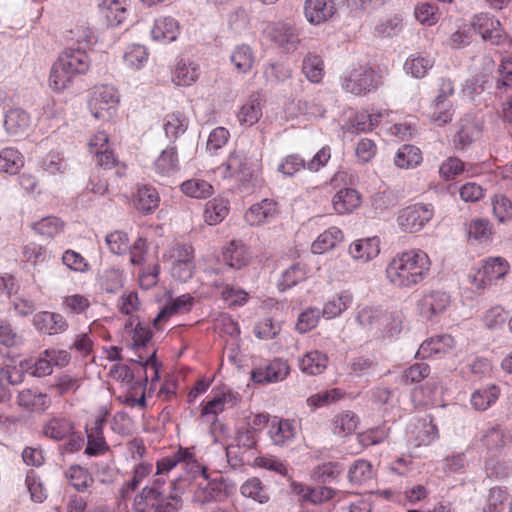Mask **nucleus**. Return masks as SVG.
Here are the masks:
<instances>
[{
    "label": "nucleus",
    "mask_w": 512,
    "mask_h": 512,
    "mask_svg": "<svg viewBox=\"0 0 512 512\" xmlns=\"http://www.w3.org/2000/svg\"><path fill=\"white\" fill-rule=\"evenodd\" d=\"M290 374V365L287 360L274 358L264 367L251 371V378L256 383H276L283 381Z\"/></svg>",
    "instance_id": "obj_10"
},
{
    "label": "nucleus",
    "mask_w": 512,
    "mask_h": 512,
    "mask_svg": "<svg viewBox=\"0 0 512 512\" xmlns=\"http://www.w3.org/2000/svg\"><path fill=\"white\" fill-rule=\"evenodd\" d=\"M454 115L453 104L449 101L434 100V111L431 120L438 126L451 122Z\"/></svg>",
    "instance_id": "obj_62"
},
{
    "label": "nucleus",
    "mask_w": 512,
    "mask_h": 512,
    "mask_svg": "<svg viewBox=\"0 0 512 512\" xmlns=\"http://www.w3.org/2000/svg\"><path fill=\"white\" fill-rule=\"evenodd\" d=\"M302 72L312 83H320L324 77V62L321 56L307 53L302 61Z\"/></svg>",
    "instance_id": "obj_36"
},
{
    "label": "nucleus",
    "mask_w": 512,
    "mask_h": 512,
    "mask_svg": "<svg viewBox=\"0 0 512 512\" xmlns=\"http://www.w3.org/2000/svg\"><path fill=\"white\" fill-rule=\"evenodd\" d=\"M351 301V295L343 290L325 303L322 315L328 319L335 318L348 308Z\"/></svg>",
    "instance_id": "obj_45"
},
{
    "label": "nucleus",
    "mask_w": 512,
    "mask_h": 512,
    "mask_svg": "<svg viewBox=\"0 0 512 512\" xmlns=\"http://www.w3.org/2000/svg\"><path fill=\"white\" fill-rule=\"evenodd\" d=\"M193 298L188 295H182L168 302L157 314L153 320V327L157 331L163 329L164 324L174 315L186 313L191 310Z\"/></svg>",
    "instance_id": "obj_14"
},
{
    "label": "nucleus",
    "mask_w": 512,
    "mask_h": 512,
    "mask_svg": "<svg viewBox=\"0 0 512 512\" xmlns=\"http://www.w3.org/2000/svg\"><path fill=\"white\" fill-rule=\"evenodd\" d=\"M500 390L495 385L475 390L471 395V405L474 409L484 411L496 402Z\"/></svg>",
    "instance_id": "obj_40"
},
{
    "label": "nucleus",
    "mask_w": 512,
    "mask_h": 512,
    "mask_svg": "<svg viewBox=\"0 0 512 512\" xmlns=\"http://www.w3.org/2000/svg\"><path fill=\"white\" fill-rule=\"evenodd\" d=\"M374 470L371 463L364 459L356 460L349 468L348 479L351 483L362 485L372 480Z\"/></svg>",
    "instance_id": "obj_42"
},
{
    "label": "nucleus",
    "mask_w": 512,
    "mask_h": 512,
    "mask_svg": "<svg viewBox=\"0 0 512 512\" xmlns=\"http://www.w3.org/2000/svg\"><path fill=\"white\" fill-rule=\"evenodd\" d=\"M240 492L244 497L251 498L261 504L267 503L270 499L267 489L257 477L246 480L241 485Z\"/></svg>",
    "instance_id": "obj_41"
},
{
    "label": "nucleus",
    "mask_w": 512,
    "mask_h": 512,
    "mask_svg": "<svg viewBox=\"0 0 512 512\" xmlns=\"http://www.w3.org/2000/svg\"><path fill=\"white\" fill-rule=\"evenodd\" d=\"M249 259L248 249L234 241L223 251V261L231 268L240 269L248 263Z\"/></svg>",
    "instance_id": "obj_38"
},
{
    "label": "nucleus",
    "mask_w": 512,
    "mask_h": 512,
    "mask_svg": "<svg viewBox=\"0 0 512 512\" xmlns=\"http://www.w3.org/2000/svg\"><path fill=\"white\" fill-rule=\"evenodd\" d=\"M152 464L149 463H139L137 464L133 469V476L132 479L129 481H126L123 484V487L121 489L122 495L125 496L131 491H134L140 483L150 475L152 472Z\"/></svg>",
    "instance_id": "obj_60"
},
{
    "label": "nucleus",
    "mask_w": 512,
    "mask_h": 512,
    "mask_svg": "<svg viewBox=\"0 0 512 512\" xmlns=\"http://www.w3.org/2000/svg\"><path fill=\"white\" fill-rule=\"evenodd\" d=\"M260 162V154L252 144H240L228 157L225 166L226 177H238L240 180L250 179Z\"/></svg>",
    "instance_id": "obj_3"
},
{
    "label": "nucleus",
    "mask_w": 512,
    "mask_h": 512,
    "mask_svg": "<svg viewBox=\"0 0 512 512\" xmlns=\"http://www.w3.org/2000/svg\"><path fill=\"white\" fill-rule=\"evenodd\" d=\"M411 433L413 435L411 442L416 447L428 446L439 437L438 428L433 423L432 419H429L428 421L424 419L419 422Z\"/></svg>",
    "instance_id": "obj_31"
},
{
    "label": "nucleus",
    "mask_w": 512,
    "mask_h": 512,
    "mask_svg": "<svg viewBox=\"0 0 512 512\" xmlns=\"http://www.w3.org/2000/svg\"><path fill=\"white\" fill-rule=\"evenodd\" d=\"M498 77L496 88L507 91L512 88V58H506L501 61L498 67Z\"/></svg>",
    "instance_id": "obj_64"
},
{
    "label": "nucleus",
    "mask_w": 512,
    "mask_h": 512,
    "mask_svg": "<svg viewBox=\"0 0 512 512\" xmlns=\"http://www.w3.org/2000/svg\"><path fill=\"white\" fill-rule=\"evenodd\" d=\"M229 213V201L222 197H216L206 203L204 218L209 225L222 222Z\"/></svg>",
    "instance_id": "obj_35"
},
{
    "label": "nucleus",
    "mask_w": 512,
    "mask_h": 512,
    "mask_svg": "<svg viewBox=\"0 0 512 512\" xmlns=\"http://www.w3.org/2000/svg\"><path fill=\"white\" fill-rule=\"evenodd\" d=\"M508 271L509 264L504 258H489L474 277V284L477 285L478 288L500 285L501 283H499V281L505 277Z\"/></svg>",
    "instance_id": "obj_9"
},
{
    "label": "nucleus",
    "mask_w": 512,
    "mask_h": 512,
    "mask_svg": "<svg viewBox=\"0 0 512 512\" xmlns=\"http://www.w3.org/2000/svg\"><path fill=\"white\" fill-rule=\"evenodd\" d=\"M17 404L30 412H44L51 406V398L37 388H27L18 392Z\"/></svg>",
    "instance_id": "obj_13"
},
{
    "label": "nucleus",
    "mask_w": 512,
    "mask_h": 512,
    "mask_svg": "<svg viewBox=\"0 0 512 512\" xmlns=\"http://www.w3.org/2000/svg\"><path fill=\"white\" fill-rule=\"evenodd\" d=\"M361 197L358 191L344 188L338 191L332 200L333 208L338 214H347L360 206Z\"/></svg>",
    "instance_id": "obj_29"
},
{
    "label": "nucleus",
    "mask_w": 512,
    "mask_h": 512,
    "mask_svg": "<svg viewBox=\"0 0 512 512\" xmlns=\"http://www.w3.org/2000/svg\"><path fill=\"white\" fill-rule=\"evenodd\" d=\"M434 59L429 56H412L405 62V69L415 78H423L433 67Z\"/></svg>",
    "instance_id": "obj_58"
},
{
    "label": "nucleus",
    "mask_w": 512,
    "mask_h": 512,
    "mask_svg": "<svg viewBox=\"0 0 512 512\" xmlns=\"http://www.w3.org/2000/svg\"><path fill=\"white\" fill-rule=\"evenodd\" d=\"M192 472L200 477L193 494V501L195 503L206 504L226 496L223 483L218 480L209 481L204 466L198 463Z\"/></svg>",
    "instance_id": "obj_8"
},
{
    "label": "nucleus",
    "mask_w": 512,
    "mask_h": 512,
    "mask_svg": "<svg viewBox=\"0 0 512 512\" xmlns=\"http://www.w3.org/2000/svg\"><path fill=\"white\" fill-rule=\"evenodd\" d=\"M450 304V296L445 290H431L420 302V311L428 320L442 313Z\"/></svg>",
    "instance_id": "obj_18"
},
{
    "label": "nucleus",
    "mask_w": 512,
    "mask_h": 512,
    "mask_svg": "<svg viewBox=\"0 0 512 512\" xmlns=\"http://www.w3.org/2000/svg\"><path fill=\"white\" fill-rule=\"evenodd\" d=\"M430 261L421 250H410L395 256L386 269L391 284L409 287L419 284L429 271Z\"/></svg>",
    "instance_id": "obj_1"
},
{
    "label": "nucleus",
    "mask_w": 512,
    "mask_h": 512,
    "mask_svg": "<svg viewBox=\"0 0 512 512\" xmlns=\"http://www.w3.org/2000/svg\"><path fill=\"white\" fill-rule=\"evenodd\" d=\"M29 115L21 109H11L5 116L4 127L8 134L19 136L25 133L29 126Z\"/></svg>",
    "instance_id": "obj_34"
},
{
    "label": "nucleus",
    "mask_w": 512,
    "mask_h": 512,
    "mask_svg": "<svg viewBox=\"0 0 512 512\" xmlns=\"http://www.w3.org/2000/svg\"><path fill=\"white\" fill-rule=\"evenodd\" d=\"M24 165L23 156L14 148H4L0 151V172L16 174Z\"/></svg>",
    "instance_id": "obj_46"
},
{
    "label": "nucleus",
    "mask_w": 512,
    "mask_h": 512,
    "mask_svg": "<svg viewBox=\"0 0 512 512\" xmlns=\"http://www.w3.org/2000/svg\"><path fill=\"white\" fill-rule=\"evenodd\" d=\"M193 298L188 295H182L168 302L157 314L153 320V327L157 331L163 329L164 324L174 315L186 313L191 310Z\"/></svg>",
    "instance_id": "obj_15"
},
{
    "label": "nucleus",
    "mask_w": 512,
    "mask_h": 512,
    "mask_svg": "<svg viewBox=\"0 0 512 512\" xmlns=\"http://www.w3.org/2000/svg\"><path fill=\"white\" fill-rule=\"evenodd\" d=\"M384 310L379 308L365 307L357 314L358 323L366 330L376 333L385 319H382Z\"/></svg>",
    "instance_id": "obj_54"
},
{
    "label": "nucleus",
    "mask_w": 512,
    "mask_h": 512,
    "mask_svg": "<svg viewBox=\"0 0 512 512\" xmlns=\"http://www.w3.org/2000/svg\"><path fill=\"white\" fill-rule=\"evenodd\" d=\"M342 239V231L337 227H330L313 242L312 251L317 254H323L333 249Z\"/></svg>",
    "instance_id": "obj_39"
},
{
    "label": "nucleus",
    "mask_w": 512,
    "mask_h": 512,
    "mask_svg": "<svg viewBox=\"0 0 512 512\" xmlns=\"http://www.w3.org/2000/svg\"><path fill=\"white\" fill-rule=\"evenodd\" d=\"M268 433L274 445H288L296 437V423L294 420L289 419L274 420L270 425Z\"/></svg>",
    "instance_id": "obj_23"
},
{
    "label": "nucleus",
    "mask_w": 512,
    "mask_h": 512,
    "mask_svg": "<svg viewBox=\"0 0 512 512\" xmlns=\"http://www.w3.org/2000/svg\"><path fill=\"white\" fill-rule=\"evenodd\" d=\"M348 251L354 260L369 262L379 255L380 240L378 237L358 239L350 244Z\"/></svg>",
    "instance_id": "obj_21"
},
{
    "label": "nucleus",
    "mask_w": 512,
    "mask_h": 512,
    "mask_svg": "<svg viewBox=\"0 0 512 512\" xmlns=\"http://www.w3.org/2000/svg\"><path fill=\"white\" fill-rule=\"evenodd\" d=\"M492 213L500 223L512 221V200L505 194H496L491 198Z\"/></svg>",
    "instance_id": "obj_51"
},
{
    "label": "nucleus",
    "mask_w": 512,
    "mask_h": 512,
    "mask_svg": "<svg viewBox=\"0 0 512 512\" xmlns=\"http://www.w3.org/2000/svg\"><path fill=\"white\" fill-rule=\"evenodd\" d=\"M478 126L470 119H462L460 128L454 137V145L456 149H464L470 145L479 135Z\"/></svg>",
    "instance_id": "obj_48"
},
{
    "label": "nucleus",
    "mask_w": 512,
    "mask_h": 512,
    "mask_svg": "<svg viewBox=\"0 0 512 512\" xmlns=\"http://www.w3.org/2000/svg\"><path fill=\"white\" fill-rule=\"evenodd\" d=\"M181 191L188 197L205 199L213 194V187L203 179L193 178L181 184Z\"/></svg>",
    "instance_id": "obj_47"
},
{
    "label": "nucleus",
    "mask_w": 512,
    "mask_h": 512,
    "mask_svg": "<svg viewBox=\"0 0 512 512\" xmlns=\"http://www.w3.org/2000/svg\"><path fill=\"white\" fill-rule=\"evenodd\" d=\"M335 13L332 0H306L304 14L308 22L318 25L329 20Z\"/></svg>",
    "instance_id": "obj_20"
},
{
    "label": "nucleus",
    "mask_w": 512,
    "mask_h": 512,
    "mask_svg": "<svg viewBox=\"0 0 512 512\" xmlns=\"http://www.w3.org/2000/svg\"><path fill=\"white\" fill-rule=\"evenodd\" d=\"M433 214L431 205L417 203L401 209L398 213L397 223L403 232L415 233L432 219Z\"/></svg>",
    "instance_id": "obj_7"
},
{
    "label": "nucleus",
    "mask_w": 512,
    "mask_h": 512,
    "mask_svg": "<svg viewBox=\"0 0 512 512\" xmlns=\"http://www.w3.org/2000/svg\"><path fill=\"white\" fill-rule=\"evenodd\" d=\"M64 475L77 492H85L94 483V478L89 470L80 465H71L65 470Z\"/></svg>",
    "instance_id": "obj_30"
},
{
    "label": "nucleus",
    "mask_w": 512,
    "mask_h": 512,
    "mask_svg": "<svg viewBox=\"0 0 512 512\" xmlns=\"http://www.w3.org/2000/svg\"><path fill=\"white\" fill-rule=\"evenodd\" d=\"M73 76L85 73L90 66V59L84 47L68 48L57 59Z\"/></svg>",
    "instance_id": "obj_17"
},
{
    "label": "nucleus",
    "mask_w": 512,
    "mask_h": 512,
    "mask_svg": "<svg viewBox=\"0 0 512 512\" xmlns=\"http://www.w3.org/2000/svg\"><path fill=\"white\" fill-rule=\"evenodd\" d=\"M159 205V195L152 187H140L135 198L136 208L145 213H151Z\"/></svg>",
    "instance_id": "obj_44"
},
{
    "label": "nucleus",
    "mask_w": 512,
    "mask_h": 512,
    "mask_svg": "<svg viewBox=\"0 0 512 512\" xmlns=\"http://www.w3.org/2000/svg\"><path fill=\"white\" fill-rule=\"evenodd\" d=\"M378 85L375 71L369 65L353 67L342 80V88L349 93L362 95Z\"/></svg>",
    "instance_id": "obj_6"
},
{
    "label": "nucleus",
    "mask_w": 512,
    "mask_h": 512,
    "mask_svg": "<svg viewBox=\"0 0 512 512\" xmlns=\"http://www.w3.org/2000/svg\"><path fill=\"white\" fill-rule=\"evenodd\" d=\"M307 279V271L305 266L300 264L292 265L283 272L281 279L282 288H292L302 284Z\"/></svg>",
    "instance_id": "obj_61"
},
{
    "label": "nucleus",
    "mask_w": 512,
    "mask_h": 512,
    "mask_svg": "<svg viewBox=\"0 0 512 512\" xmlns=\"http://www.w3.org/2000/svg\"><path fill=\"white\" fill-rule=\"evenodd\" d=\"M180 169L176 147L164 149L154 162L155 173L166 177L176 174Z\"/></svg>",
    "instance_id": "obj_28"
},
{
    "label": "nucleus",
    "mask_w": 512,
    "mask_h": 512,
    "mask_svg": "<svg viewBox=\"0 0 512 512\" xmlns=\"http://www.w3.org/2000/svg\"><path fill=\"white\" fill-rule=\"evenodd\" d=\"M231 62L240 73L248 72L254 65L255 56L250 46L241 44L231 54Z\"/></svg>",
    "instance_id": "obj_43"
},
{
    "label": "nucleus",
    "mask_w": 512,
    "mask_h": 512,
    "mask_svg": "<svg viewBox=\"0 0 512 512\" xmlns=\"http://www.w3.org/2000/svg\"><path fill=\"white\" fill-rule=\"evenodd\" d=\"M75 430L72 420L66 417L54 416L45 421L41 428V433L54 441H63Z\"/></svg>",
    "instance_id": "obj_19"
},
{
    "label": "nucleus",
    "mask_w": 512,
    "mask_h": 512,
    "mask_svg": "<svg viewBox=\"0 0 512 512\" xmlns=\"http://www.w3.org/2000/svg\"><path fill=\"white\" fill-rule=\"evenodd\" d=\"M64 223L57 217H45L32 224V229L39 235L52 239L62 232Z\"/></svg>",
    "instance_id": "obj_56"
},
{
    "label": "nucleus",
    "mask_w": 512,
    "mask_h": 512,
    "mask_svg": "<svg viewBox=\"0 0 512 512\" xmlns=\"http://www.w3.org/2000/svg\"><path fill=\"white\" fill-rule=\"evenodd\" d=\"M129 7V0H103L101 10L107 24L111 27H116L124 23L128 18Z\"/></svg>",
    "instance_id": "obj_24"
},
{
    "label": "nucleus",
    "mask_w": 512,
    "mask_h": 512,
    "mask_svg": "<svg viewBox=\"0 0 512 512\" xmlns=\"http://www.w3.org/2000/svg\"><path fill=\"white\" fill-rule=\"evenodd\" d=\"M277 203L271 199H263L252 205L245 213V220L251 226H258L273 219L278 214Z\"/></svg>",
    "instance_id": "obj_22"
},
{
    "label": "nucleus",
    "mask_w": 512,
    "mask_h": 512,
    "mask_svg": "<svg viewBox=\"0 0 512 512\" xmlns=\"http://www.w3.org/2000/svg\"><path fill=\"white\" fill-rule=\"evenodd\" d=\"M33 325L38 331L48 335L60 334L68 329V322L61 314L49 311L35 314Z\"/></svg>",
    "instance_id": "obj_16"
},
{
    "label": "nucleus",
    "mask_w": 512,
    "mask_h": 512,
    "mask_svg": "<svg viewBox=\"0 0 512 512\" xmlns=\"http://www.w3.org/2000/svg\"><path fill=\"white\" fill-rule=\"evenodd\" d=\"M74 76L58 60L53 64L49 76V86L54 91L68 88Z\"/></svg>",
    "instance_id": "obj_53"
},
{
    "label": "nucleus",
    "mask_w": 512,
    "mask_h": 512,
    "mask_svg": "<svg viewBox=\"0 0 512 512\" xmlns=\"http://www.w3.org/2000/svg\"><path fill=\"white\" fill-rule=\"evenodd\" d=\"M477 25H480L479 20L474 18L471 23L459 26L450 37V46L460 48L469 44L472 41L473 35L476 34Z\"/></svg>",
    "instance_id": "obj_57"
},
{
    "label": "nucleus",
    "mask_w": 512,
    "mask_h": 512,
    "mask_svg": "<svg viewBox=\"0 0 512 512\" xmlns=\"http://www.w3.org/2000/svg\"><path fill=\"white\" fill-rule=\"evenodd\" d=\"M199 75L198 65L180 61L176 66L173 81L178 86H190L197 81Z\"/></svg>",
    "instance_id": "obj_49"
},
{
    "label": "nucleus",
    "mask_w": 512,
    "mask_h": 512,
    "mask_svg": "<svg viewBox=\"0 0 512 512\" xmlns=\"http://www.w3.org/2000/svg\"><path fill=\"white\" fill-rule=\"evenodd\" d=\"M262 116L261 98L259 94L252 95L240 108L237 118L242 125L252 126Z\"/></svg>",
    "instance_id": "obj_33"
},
{
    "label": "nucleus",
    "mask_w": 512,
    "mask_h": 512,
    "mask_svg": "<svg viewBox=\"0 0 512 512\" xmlns=\"http://www.w3.org/2000/svg\"><path fill=\"white\" fill-rule=\"evenodd\" d=\"M164 130L166 136L172 139L178 138L187 129V120L180 112L168 113L164 118Z\"/></svg>",
    "instance_id": "obj_55"
},
{
    "label": "nucleus",
    "mask_w": 512,
    "mask_h": 512,
    "mask_svg": "<svg viewBox=\"0 0 512 512\" xmlns=\"http://www.w3.org/2000/svg\"><path fill=\"white\" fill-rule=\"evenodd\" d=\"M109 137L106 132H97L89 141L90 152L97 158V164L104 171L114 170L117 177H123L127 173V164L115 158L112 151L109 150Z\"/></svg>",
    "instance_id": "obj_4"
},
{
    "label": "nucleus",
    "mask_w": 512,
    "mask_h": 512,
    "mask_svg": "<svg viewBox=\"0 0 512 512\" xmlns=\"http://www.w3.org/2000/svg\"><path fill=\"white\" fill-rule=\"evenodd\" d=\"M178 34V21L170 16L156 19L151 30L152 38L155 41L171 42L177 38Z\"/></svg>",
    "instance_id": "obj_27"
},
{
    "label": "nucleus",
    "mask_w": 512,
    "mask_h": 512,
    "mask_svg": "<svg viewBox=\"0 0 512 512\" xmlns=\"http://www.w3.org/2000/svg\"><path fill=\"white\" fill-rule=\"evenodd\" d=\"M415 18L425 26H433L440 19V12L437 6L431 3H419L414 10Z\"/></svg>",
    "instance_id": "obj_59"
},
{
    "label": "nucleus",
    "mask_w": 512,
    "mask_h": 512,
    "mask_svg": "<svg viewBox=\"0 0 512 512\" xmlns=\"http://www.w3.org/2000/svg\"><path fill=\"white\" fill-rule=\"evenodd\" d=\"M359 424V418L352 411H342L332 419V431L335 435L346 437L353 434Z\"/></svg>",
    "instance_id": "obj_32"
},
{
    "label": "nucleus",
    "mask_w": 512,
    "mask_h": 512,
    "mask_svg": "<svg viewBox=\"0 0 512 512\" xmlns=\"http://www.w3.org/2000/svg\"><path fill=\"white\" fill-rule=\"evenodd\" d=\"M269 37L280 49L286 53H293L301 42L299 31L292 25L278 22L271 26Z\"/></svg>",
    "instance_id": "obj_11"
},
{
    "label": "nucleus",
    "mask_w": 512,
    "mask_h": 512,
    "mask_svg": "<svg viewBox=\"0 0 512 512\" xmlns=\"http://www.w3.org/2000/svg\"><path fill=\"white\" fill-rule=\"evenodd\" d=\"M163 261L170 266L193 262V248L189 245L176 244L167 249Z\"/></svg>",
    "instance_id": "obj_52"
},
{
    "label": "nucleus",
    "mask_w": 512,
    "mask_h": 512,
    "mask_svg": "<svg viewBox=\"0 0 512 512\" xmlns=\"http://www.w3.org/2000/svg\"><path fill=\"white\" fill-rule=\"evenodd\" d=\"M328 362L325 353L311 350L299 358L298 367L302 373L314 376L322 374L327 369Z\"/></svg>",
    "instance_id": "obj_25"
},
{
    "label": "nucleus",
    "mask_w": 512,
    "mask_h": 512,
    "mask_svg": "<svg viewBox=\"0 0 512 512\" xmlns=\"http://www.w3.org/2000/svg\"><path fill=\"white\" fill-rule=\"evenodd\" d=\"M454 345V339L450 335H441L425 340L417 351L420 358H428L434 355L445 354Z\"/></svg>",
    "instance_id": "obj_26"
},
{
    "label": "nucleus",
    "mask_w": 512,
    "mask_h": 512,
    "mask_svg": "<svg viewBox=\"0 0 512 512\" xmlns=\"http://www.w3.org/2000/svg\"><path fill=\"white\" fill-rule=\"evenodd\" d=\"M422 161V154L419 148L413 145H403L395 156V165L399 168L415 167Z\"/></svg>",
    "instance_id": "obj_50"
},
{
    "label": "nucleus",
    "mask_w": 512,
    "mask_h": 512,
    "mask_svg": "<svg viewBox=\"0 0 512 512\" xmlns=\"http://www.w3.org/2000/svg\"><path fill=\"white\" fill-rule=\"evenodd\" d=\"M109 250L117 255L126 253L129 249L128 235L123 231H113L105 237Z\"/></svg>",
    "instance_id": "obj_63"
},
{
    "label": "nucleus",
    "mask_w": 512,
    "mask_h": 512,
    "mask_svg": "<svg viewBox=\"0 0 512 512\" xmlns=\"http://www.w3.org/2000/svg\"><path fill=\"white\" fill-rule=\"evenodd\" d=\"M179 480L171 484L167 496L154 488L144 487L133 500L134 512H178L183 505L182 489L178 487Z\"/></svg>",
    "instance_id": "obj_2"
},
{
    "label": "nucleus",
    "mask_w": 512,
    "mask_h": 512,
    "mask_svg": "<svg viewBox=\"0 0 512 512\" xmlns=\"http://www.w3.org/2000/svg\"><path fill=\"white\" fill-rule=\"evenodd\" d=\"M475 20H479L480 23V25H477L476 34L481 35L483 40L489 41L493 45H498L501 42L502 33L497 27L499 26V21H494L483 14L475 16Z\"/></svg>",
    "instance_id": "obj_37"
},
{
    "label": "nucleus",
    "mask_w": 512,
    "mask_h": 512,
    "mask_svg": "<svg viewBox=\"0 0 512 512\" xmlns=\"http://www.w3.org/2000/svg\"><path fill=\"white\" fill-rule=\"evenodd\" d=\"M118 103L119 96L116 89L103 85L93 91L88 107L96 119L108 121L114 115Z\"/></svg>",
    "instance_id": "obj_5"
},
{
    "label": "nucleus",
    "mask_w": 512,
    "mask_h": 512,
    "mask_svg": "<svg viewBox=\"0 0 512 512\" xmlns=\"http://www.w3.org/2000/svg\"><path fill=\"white\" fill-rule=\"evenodd\" d=\"M183 463L186 467H190L191 471L194 470L196 464H198L193 448L179 449L171 455L165 456L156 462V476L166 475L178 464Z\"/></svg>",
    "instance_id": "obj_12"
}]
</instances>
